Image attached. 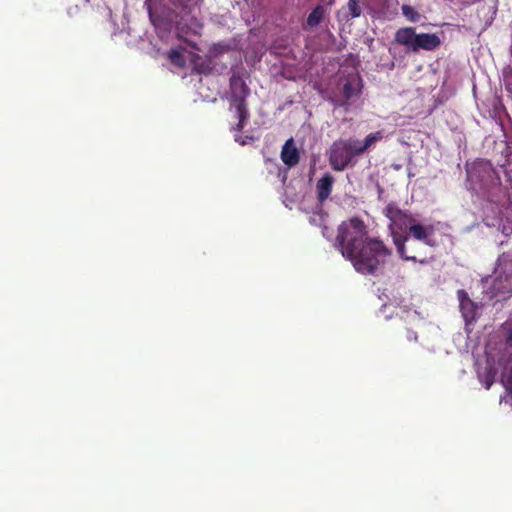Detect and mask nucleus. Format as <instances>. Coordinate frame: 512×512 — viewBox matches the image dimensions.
Wrapping results in <instances>:
<instances>
[{
    "label": "nucleus",
    "instance_id": "21",
    "mask_svg": "<svg viewBox=\"0 0 512 512\" xmlns=\"http://www.w3.org/2000/svg\"><path fill=\"white\" fill-rule=\"evenodd\" d=\"M148 12H149V17H150L151 22L153 23V25L157 26L158 25V17L152 11L151 7L148 8Z\"/></svg>",
    "mask_w": 512,
    "mask_h": 512
},
{
    "label": "nucleus",
    "instance_id": "1",
    "mask_svg": "<svg viewBox=\"0 0 512 512\" xmlns=\"http://www.w3.org/2000/svg\"><path fill=\"white\" fill-rule=\"evenodd\" d=\"M336 244L343 257L364 275L374 274L392 254L383 241L367 236V228L358 217L350 218L338 227Z\"/></svg>",
    "mask_w": 512,
    "mask_h": 512
},
{
    "label": "nucleus",
    "instance_id": "23",
    "mask_svg": "<svg viewBox=\"0 0 512 512\" xmlns=\"http://www.w3.org/2000/svg\"><path fill=\"white\" fill-rule=\"evenodd\" d=\"M192 21L194 22V25L197 27H201V24L198 23L197 18L192 17Z\"/></svg>",
    "mask_w": 512,
    "mask_h": 512
},
{
    "label": "nucleus",
    "instance_id": "20",
    "mask_svg": "<svg viewBox=\"0 0 512 512\" xmlns=\"http://www.w3.org/2000/svg\"><path fill=\"white\" fill-rule=\"evenodd\" d=\"M406 338L408 341H418V335L415 331L408 329L406 332Z\"/></svg>",
    "mask_w": 512,
    "mask_h": 512
},
{
    "label": "nucleus",
    "instance_id": "14",
    "mask_svg": "<svg viewBox=\"0 0 512 512\" xmlns=\"http://www.w3.org/2000/svg\"><path fill=\"white\" fill-rule=\"evenodd\" d=\"M168 59L170 62L178 67V68H184L186 65V60L183 55V49L182 48H173L168 52Z\"/></svg>",
    "mask_w": 512,
    "mask_h": 512
},
{
    "label": "nucleus",
    "instance_id": "3",
    "mask_svg": "<svg viewBox=\"0 0 512 512\" xmlns=\"http://www.w3.org/2000/svg\"><path fill=\"white\" fill-rule=\"evenodd\" d=\"M394 43L417 53L420 50L433 51L441 45L440 37L435 33H416L414 27L399 28L394 34Z\"/></svg>",
    "mask_w": 512,
    "mask_h": 512
},
{
    "label": "nucleus",
    "instance_id": "22",
    "mask_svg": "<svg viewBox=\"0 0 512 512\" xmlns=\"http://www.w3.org/2000/svg\"><path fill=\"white\" fill-rule=\"evenodd\" d=\"M506 341L509 346H512V329L509 331Z\"/></svg>",
    "mask_w": 512,
    "mask_h": 512
},
{
    "label": "nucleus",
    "instance_id": "7",
    "mask_svg": "<svg viewBox=\"0 0 512 512\" xmlns=\"http://www.w3.org/2000/svg\"><path fill=\"white\" fill-rule=\"evenodd\" d=\"M434 231L435 228L432 224L424 225L416 221L410 227V232L407 235H409V239H415L429 247H436L437 241L434 238Z\"/></svg>",
    "mask_w": 512,
    "mask_h": 512
},
{
    "label": "nucleus",
    "instance_id": "19",
    "mask_svg": "<svg viewBox=\"0 0 512 512\" xmlns=\"http://www.w3.org/2000/svg\"><path fill=\"white\" fill-rule=\"evenodd\" d=\"M502 383L509 394H512V376H509L506 380L502 379Z\"/></svg>",
    "mask_w": 512,
    "mask_h": 512
},
{
    "label": "nucleus",
    "instance_id": "9",
    "mask_svg": "<svg viewBox=\"0 0 512 512\" xmlns=\"http://www.w3.org/2000/svg\"><path fill=\"white\" fill-rule=\"evenodd\" d=\"M334 177L330 173H325L316 184L317 198L320 203L327 200L332 192Z\"/></svg>",
    "mask_w": 512,
    "mask_h": 512
},
{
    "label": "nucleus",
    "instance_id": "18",
    "mask_svg": "<svg viewBox=\"0 0 512 512\" xmlns=\"http://www.w3.org/2000/svg\"><path fill=\"white\" fill-rule=\"evenodd\" d=\"M493 382H494V375L491 373V371H489L488 373H486V375H484V377L482 379V383L484 384L486 389H490Z\"/></svg>",
    "mask_w": 512,
    "mask_h": 512
},
{
    "label": "nucleus",
    "instance_id": "4",
    "mask_svg": "<svg viewBox=\"0 0 512 512\" xmlns=\"http://www.w3.org/2000/svg\"><path fill=\"white\" fill-rule=\"evenodd\" d=\"M467 178L471 188L483 193L489 192L501 185V178L492 163L479 159L467 169Z\"/></svg>",
    "mask_w": 512,
    "mask_h": 512
},
{
    "label": "nucleus",
    "instance_id": "24",
    "mask_svg": "<svg viewBox=\"0 0 512 512\" xmlns=\"http://www.w3.org/2000/svg\"><path fill=\"white\" fill-rule=\"evenodd\" d=\"M333 3H334V0H329V1L327 2V4H328V5H332Z\"/></svg>",
    "mask_w": 512,
    "mask_h": 512
},
{
    "label": "nucleus",
    "instance_id": "16",
    "mask_svg": "<svg viewBox=\"0 0 512 512\" xmlns=\"http://www.w3.org/2000/svg\"><path fill=\"white\" fill-rule=\"evenodd\" d=\"M503 83L505 90L512 94V68L506 67L503 69Z\"/></svg>",
    "mask_w": 512,
    "mask_h": 512
},
{
    "label": "nucleus",
    "instance_id": "17",
    "mask_svg": "<svg viewBox=\"0 0 512 512\" xmlns=\"http://www.w3.org/2000/svg\"><path fill=\"white\" fill-rule=\"evenodd\" d=\"M348 9H349L350 15L353 18H357L361 15V8L358 5L357 0H349L348 1Z\"/></svg>",
    "mask_w": 512,
    "mask_h": 512
},
{
    "label": "nucleus",
    "instance_id": "2",
    "mask_svg": "<svg viewBox=\"0 0 512 512\" xmlns=\"http://www.w3.org/2000/svg\"><path fill=\"white\" fill-rule=\"evenodd\" d=\"M385 216L390 220L389 229L391 231L393 242L396 246L399 256L405 261L427 263L425 259H418L416 255L409 254L406 243L409 241L410 227L416 222V219L407 212L390 203L384 209Z\"/></svg>",
    "mask_w": 512,
    "mask_h": 512
},
{
    "label": "nucleus",
    "instance_id": "11",
    "mask_svg": "<svg viewBox=\"0 0 512 512\" xmlns=\"http://www.w3.org/2000/svg\"><path fill=\"white\" fill-rule=\"evenodd\" d=\"M382 139V133L380 131L371 133L366 136L364 141H360L354 138V143L357 147L359 155L365 153L369 148H371L377 141Z\"/></svg>",
    "mask_w": 512,
    "mask_h": 512
},
{
    "label": "nucleus",
    "instance_id": "13",
    "mask_svg": "<svg viewBox=\"0 0 512 512\" xmlns=\"http://www.w3.org/2000/svg\"><path fill=\"white\" fill-rule=\"evenodd\" d=\"M233 104L236 108L237 117H238V123L236 124L234 129L237 131H242L244 128V125H245V121L249 117L247 102L241 101V102H234Z\"/></svg>",
    "mask_w": 512,
    "mask_h": 512
},
{
    "label": "nucleus",
    "instance_id": "10",
    "mask_svg": "<svg viewBox=\"0 0 512 512\" xmlns=\"http://www.w3.org/2000/svg\"><path fill=\"white\" fill-rule=\"evenodd\" d=\"M362 84L360 77H350L346 80L343 85V96L345 101L348 102L354 96H357L361 93Z\"/></svg>",
    "mask_w": 512,
    "mask_h": 512
},
{
    "label": "nucleus",
    "instance_id": "5",
    "mask_svg": "<svg viewBox=\"0 0 512 512\" xmlns=\"http://www.w3.org/2000/svg\"><path fill=\"white\" fill-rule=\"evenodd\" d=\"M355 156H359L354 138L339 139L332 143L328 160L334 171H344L353 161Z\"/></svg>",
    "mask_w": 512,
    "mask_h": 512
},
{
    "label": "nucleus",
    "instance_id": "15",
    "mask_svg": "<svg viewBox=\"0 0 512 512\" xmlns=\"http://www.w3.org/2000/svg\"><path fill=\"white\" fill-rule=\"evenodd\" d=\"M403 15L411 22H416L419 20V13L410 5L402 6Z\"/></svg>",
    "mask_w": 512,
    "mask_h": 512
},
{
    "label": "nucleus",
    "instance_id": "12",
    "mask_svg": "<svg viewBox=\"0 0 512 512\" xmlns=\"http://www.w3.org/2000/svg\"><path fill=\"white\" fill-rule=\"evenodd\" d=\"M325 9L321 5H317L308 15L304 24V29L318 26L324 19Z\"/></svg>",
    "mask_w": 512,
    "mask_h": 512
},
{
    "label": "nucleus",
    "instance_id": "6",
    "mask_svg": "<svg viewBox=\"0 0 512 512\" xmlns=\"http://www.w3.org/2000/svg\"><path fill=\"white\" fill-rule=\"evenodd\" d=\"M229 90L231 103L244 102L249 96L250 89L243 78V74L239 71H232L229 79Z\"/></svg>",
    "mask_w": 512,
    "mask_h": 512
},
{
    "label": "nucleus",
    "instance_id": "8",
    "mask_svg": "<svg viewBox=\"0 0 512 512\" xmlns=\"http://www.w3.org/2000/svg\"><path fill=\"white\" fill-rule=\"evenodd\" d=\"M281 160L289 168L295 167L300 160V154L294 144V139L289 138L282 147Z\"/></svg>",
    "mask_w": 512,
    "mask_h": 512
}]
</instances>
